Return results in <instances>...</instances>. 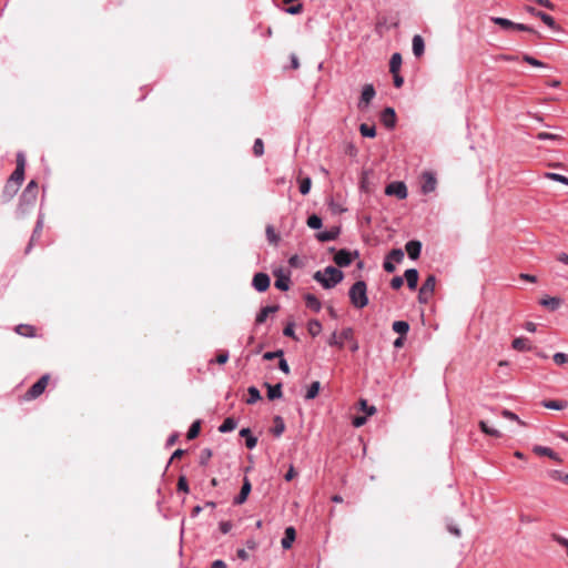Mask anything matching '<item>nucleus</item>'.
I'll list each match as a JSON object with an SVG mask.
<instances>
[{"label":"nucleus","instance_id":"nucleus-1","mask_svg":"<svg viewBox=\"0 0 568 568\" xmlns=\"http://www.w3.org/2000/svg\"><path fill=\"white\" fill-rule=\"evenodd\" d=\"M343 272L334 266H327L313 275V278L326 290L335 287L343 281Z\"/></svg>","mask_w":568,"mask_h":568},{"label":"nucleus","instance_id":"nucleus-2","mask_svg":"<svg viewBox=\"0 0 568 568\" xmlns=\"http://www.w3.org/2000/svg\"><path fill=\"white\" fill-rule=\"evenodd\" d=\"M348 296L352 305L356 308H364L368 304L367 285L364 281L355 282L349 291Z\"/></svg>","mask_w":568,"mask_h":568},{"label":"nucleus","instance_id":"nucleus-3","mask_svg":"<svg viewBox=\"0 0 568 568\" xmlns=\"http://www.w3.org/2000/svg\"><path fill=\"white\" fill-rule=\"evenodd\" d=\"M37 196H38V184L36 181L32 180L28 183V185L26 186V189L23 190V192L20 196L18 211L21 214H26L27 211L34 205V203L37 201Z\"/></svg>","mask_w":568,"mask_h":568},{"label":"nucleus","instance_id":"nucleus-4","mask_svg":"<svg viewBox=\"0 0 568 568\" xmlns=\"http://www.w3.org/2000/svg\"><path fill=\"white\" fill-rule=\"evenodd\" d=\"M490 20H491V22L499 26L504 30L513 29V30H517V31H521V32L535 33L538 37H540L539 33L534 28H531L527 24L513 22L509 19L500 18V17H491Z\"/></svg>","mask_w":568,"mask_h":568},{"label":"nucleus","instance_id":"nucleus-5","mask_svg":"<svg viewBox=\"0 0 568 568\" xmlns=\"http://www.w3.org/2000/svg\"><path fill=\"white\" fill-rule=\"evenodd\" d=\"M354 329L352 327L344 328L339 334L334 331L327 341L329 346H336L338 348L344 347V342L353 341Z\"/></svg>","mask_w":568,"mask_h":568},{"label":"nucleus","instance_id":"nucleus-6","mask_svg":"<svg viewBox=\"0 0 568 568\" xmlns=\"http://www.w3.org/2000/svg\"><path fill=\"white\" fill-rule=\"evenodd\" d=\"M358 255L359 254L357 251L351 252L348 250L343 248L336 252L334 256V262L339 267H346L352 263L353 257H358Z\"/></svg>","mask_w":568,"mask_h":568},{"label":"nucleus","instance_id":"nucleus-7","mask_svg":"<svg viewBox=\"0 0 568 568\" xmlns=\"http://www.w3.org/2000/svg\"><path fill=\"white\" fill-rule=\"evenodd\" d=\"M48 381H49V375H43L42 377H40L30 388L29 390L27 392V397L29 399H34L37 398L38 396H40L47 385H48Z\"/></svg>","mask_w":568,"mask_h":568},{"label":"nucleus","instance_id":"nucleus-8","mask_svg":"<svg viewBox=\"0 0 568 568\" xmlns=\"http://www.w3.org/2000/svg\"><path fill=\"white\" fill-rule=\"evenodd\" d=\"M385 193L387 195H395L399 200H404L407 197V187L404 182H392L386 186Z\"/></svg>","mask_w":568,"mask_h":568},{"label":"nucleus","instance_id":"nucleus-9","mask_svg":"<svg viewBox=\"0 0 568 568\" xmlns=\"http://www.w3.org/2000/svg\"><path fill=\"white\" fill-rule=\"evenodd\" d=\"M375 89L373 84H365L362 89V94L358 101V108L361 110L368 106L371 101L375 98Z\"/></svg>","mask_w":568,"mask_h":568},{"label":"nucleus","instance_id":"nucleus-10","mask_svg":"<svg viewBox=\"0 0 568 568\" xmlns=\"http://www.w3.org/2000/svg\"><path fill=\"white\" fill-rule=\"evenodd\" d=\"M270 276L266 273H256L253 277L252 285L257 292H265L270 287Z\"/></svg>","mask_w":568,"mask_h":568},{"label":"nucleus","instance_id":"nucleus-11","mask_svg":"<svg viewBox=\"0 0 568 568\" xmlns=\"http://www.w3.org/2000/svg\"><path fill=\"white\" fill-rule=\"evenodd\" d=\"M437 186V180L434 173L432 172H424L423 173V184H422V192L424 194H428L430 192H434Z\"/></svg>","mask_w":568,"mask_h":568},{"label":"nucleus","instance_id":"nucleus-12","mask_svg":"<svg viewBox=\"0 0 568 568\" xmlns=\"http://www.w3.org/2000/svg\"><path fill=\"white\" fill-rule=\"evenodd\" d=\"M381 122L387 129H393L396 124V113L390 106L385 108L381 113Z\"/></svg>","mask_w":568,"mask_h":568},{"label":"nucleus","instance_id":"nucleus-13","mask_svg":"<svg viewBox=\"0 0 568 568\" xmlns=\"http://www.w3.org/2000/svg\"><path fill=\"white\" fill-rule=\"evenodd\" d=\"M252 490V485L247 477H244L243 485L241 487L240 494L234 498L233 504L234 505H242L246 501L250 493Z\"/></svg>","mask_w":568,"mask_h":568},{"label":"nucleus","instance_id":"nucleus-14","mask_svg":"<svg viewBox=\"0 0 568 568\" xmlns=\"http://www.w3.org/2000/svg\"><path fill=\"white\" fill-rule=\"evenodd\" d=\"M405 250L412 260H417L422 252V243L416 240L408 241L405 245Z\"/></svg>","mask_w":568,"mask_h":568},{"label":"nucleus","instance_id":"nucleus-15","mask_svg":"<svg viewBox=\"0 0 568 568\" xmlns=\"http://www.w3.org/2000/svg\"><path fill=\"white\" fill-rule=\"evenodd\" d=\"M339 233H341V229L338 226H334L331 230H327L324 232H318L316 234V239L323 243L329 242V241L336 240L338 237Z\"/></svg>","mask_w":568,"mask_h":568},{"label":"nucleus","instance_id":"nucleus-16","mask_svg":"<svg viewBox=\"0 0 568 568\" xmlns=\"http://www.w3.org/2000/svg\"><path fill=\"white\" fill-rule=\"evenodd\" d=\"M23 179H24V169L16 166V170L12 172V174L9 178V181L14 183V185L12 187V193L18 192L19 186L22 183Z\"/></svg>","mask_w":568,"mask_h":568},{"label":"nucleus","instance_id":"nucleus-17","mask_svg":"<svg viewBox=\"0 0 568 568\" xmlns=\"http://www.w3.org/2000/svg\"><path fill=\"white\" fill-rule=\"evenodd\" d=\"M42 229H43V217L40 215L38 217V221L36 223L34 230L32 232V235H31V239H30V243H29V245L26 248V253L27 254L31 251V247H32L33 243L40 237Z\"/></svg>","mask_w":568,"mask_h":568},{"label":"nucleus","instance_id":"nucleus-18","mask_svg":"<svg viewBox=\"0 0 568 568\" xmlns=\"http://www.w3.org/2000/svg\"><path fill=\"white\" fill-rule=\"evenodd\" d=\"M296 538V531L293 527H287L284 531V537L282 538L281 545L283 549H290L292 544Z\"/></svg>","mask_w":568,"mask_h":568},{"label":"nucleus","instance_id":"nucleus-19","mask_svg":"<svg viewBox=\"0 0 568 568\" xmlns=\"http://www.w3.org/2000/svg\"><path fill=\"white\" fill-rule=\"evenodd\" d=\"M409 290H415L418 283V272L416 268H408L404 273Z\"/></svg>","mask_w":568,"mask_h":568},{"label":"nucleus","instance_id":"nucleus-20","mask_svg":"<svg viewBox=\"0 0 568 568\" xmlns=\"http://www.w3.org/2000/svg\"><path fill=\"white\" fill-rule=\"evenodd\" d=\"M277 311H278L277 305H270V306H265V307L261 308V311L256 315L255 323L256 324L264 323L270 314H273Z\"/></svg>","mask_w":568,"mask_h":568},{"label":"nucleus","instance_id":"nucleus-21","mask_svg":"<svg viewBox=\"0 0 568 568\" xmlns=\"http://www.w3.org/2000/svg\"><path fill=\"white\" fill-rule=\"evenodd\" d=\"M305 305L307 308L318 313L322 308L321 301L313 294H306L304 296Z\"/></svg>","mask_w":568,"mask_h":568},{"label":"nucleus","instance_id":"nucleus-22","mask_svg":"<svg viewBox=\"0 0 568 568\" xmlns=\"http://www.w3.org/2000/svg\"><path fill=\"white\" fill-rule=\"evenodd\" d=\"M534 453H536L539 456H547L556 462H561V458L549 447L545 446H535Z\"/></svg>","mask_w":568,"mask_h":568},{"label":"nucleus","instance_id":"nucleus-23","mask_svg":"<svg viewBox=\"0 0 568 568\" xmlns=\"http://www.w3.org/2000/svg\"><path fill=\"white\" fill-rule=\"evenodd\" d=\"M240 436L245 438V445L248 449H253L257 445V438L252 435L250 428H242Z\"/></svg>","mask_w":568,"mask_h":568},{"label":"nucleus","instance_id":"nucleus-24","mask_svg":"<svg viewBox=\"0 0 568 568\" xmlns=\"http://www.w3.org/2000/svg\"><path fill=\"white\" fill-rule=\"evenodd\" d=\"M435 286H436V276L430 274L427 276V278L425 280L423 285L420 286L422 294L433 295V293L435 291Z\"/></svg>","mask_w":568,"mask_h":568},{"label":"nucleus","instance_id":"nucleus-25","mask_svg":"<svg viewBox=\"0 0 568 568\" xmlns=\"http://www.w3.org/2000/svg\"><path fill=\"white\" fill-rule=\"evenodd\" d=\"M412 44H413V53L415 54V57H420L425 51L424 39L419 34H416L413 38Z\"/></svg>","mask_w":568,"mask_h":568},{"label":"nucleus","instance_id":"nucleus-26","mask_svg":"<svg viewBox=\"0 0 568 568\" xmlns=\"http://www.w3.org/2000/svg\"><path fill=\"white\" fill-rule=\"evenodd\" d=\"M267 387V397L270 400L278 399L282 397V384L270 385L265 383Z\"/></svg>","mask_w":568,"mask_h":568},{"label":"nucleus","instance_id":"nucleus-27","mask_svg":"<svg viewBox=\"0 0 568 568\" xmlns=\"http://www.w3.org/2000/svg\"><path fill=\"white\" fill-rule=\"evenodd\" d=\"M276 280H275V287L281 290V291H288L290 288V283H291V280L287 275H284L282 273H276Z\"/></svg>","mask_w":568,"mask_h":568},{"label":"nucleus","instance_id":"nucleus-28","mask_svg":"<svg viewBox=\"0 0 568 568\" xmlns=\"http://www.w3.org/2000/svg\"><path fill=\"white\" fill-rule=\"evenodd\" d=\"M513 348L519 352H526L531 349V345L527 338L517 337L513 341Z\"/></svg>","mask_w":568,"mask_h":568},{"label":"nucleus","instance_id":"nucleus-29","mask_svg":"<svg viewBox=\"0 0 568 568\" xmlns=\"http://www.w3.org/2000/svg\"><path fill=\"white\" fill-rule=\"evenodd\" d=\"M400 65H402V55L396 52L390 57V60H389L390 73L396 74L399 71Z\"/></svg>","mask_w":568,"mask_h":568},{"label":"nucleus","instance_id":"nucleus-30","mask_svg":"<svg viewBox=\"0 0 568 568\" xmlns=\"http://www.w3.org/2000/svg\"><path fill=\"white\" fill-rule=\"evenodd\" d=\"M393 331L404 336L409 331V324L406 321H395L392 326Z\"/></svg>","mask_w":568,"mask_h":568},{"label":"nucleus","instance_id":"nucleus-31","mask_svg":"<svg viewBox=\"0 0 568 568\" xmlns=\"http://www.w3.org/2000/svg\"><path fill=\"white\" fill-rule=\"evenodd\" d=\"M16 332L19 335L26 336V337H33L36 335L34 327L31 325L20 324L16 327Z\"/></svg>","mask_w":568,"mask_h":568},{"label":"nucleus","instance_id":"nucleus-32","mask_svg":"<svg viewBox=\"0 0 568 568\" xmlns=\"http://www.w3.org/2000/svg\"><path fill=\"white\" fill-rule=\"evenodd\" d=\"M538 18L550 29L555 31H558L560 29L559 26L556 23L555 19L551 16L547 14L546 12L541 11Z\"/></svg>","mask_w":568,"mask_h":568},{"label":"nucleus","instance_id":"nucleus-33","mask_svg":"<svg viewBox=\"0 0 568 568\" xmlns=\"http://www.w3.org/2000/svg\"><path fill=\"white\" fill-rule=\"evenodd\" d=\"M247 394L248 397L246 399V403L250 405L255 404L262 398L260 390L255 386H250L247 388Z\"/></svg>","mask_w":568,"mask_h":568},{"label":"nucleus","instance_id":"nucleus-34","mask_svg":"<svg viewBox=\"0 0 568 568\" xmlns=\"http://www.w3.org/2000/svg\"><path fill=\"white\" fill-rule=\"evenodd\" d=\"M236 420L232 417H227L226 419H224V422L221 424V426L219 427V432L221 433H229V432H232L236 428Z\"/></svg>","mask_w":568,"mask_h":568},{"label":"nucleus","instance_id":"nucleus-35","mask_svg":"<svg viewBox=\"0 0 568 568\" xmlns=\"http://www.w3.org/2000/svg\"><path fill=\"white\" fill-rule=\"evenodd\" d=\"M285 430V424L281 416L274 417L273 435L280 437Z\"/></svg>","mask_w":568,"mask_h":568},{"label":"nucleus","instance_id":"nucleus-36","mask_svg":"<svg viewBox=\"0 0 568 568\" xmlns=\"http://www.w3.org/2000/svg\"><path fill=\"white\" fill-rule=\"evenodd\" d=\"M540 304L555 311L560 306L561 300L558 297H546L540 301Z\"/></svg>","mask_w":568,"mask_h":568},{"label":"nucleus","instance_id":"nucleus-37","mask_svg":"<svg viewBox=\"0 0 568 568\" xmlns=\"http://www.w3.org/2000/svg\"><path fill=\"white\" fill-rule=\"evenodd\" d=\"M479 427L486 435L497 438L501 436V433L498 429L489 427L488 424L484 420L479 422Z\"/></svg>","mask_w":568,"mask_h":568},{"label":"nucleus","instance_id":"nucleus-38","mask_svg":"<svg viewBox=\"0 0 568 568\" xmlns=\"http://www.w3.org/2000/svg\"><path fill=\"white\" fill-rule=\"evenodd\" d=\"M359 132L365 138H375L376 129L374 125H368L366 123H362L359 126Z\"/></svg>","mask_w":568,"mask_h":568},{"label":"nucleus","instance_id":"nucleus-39","mask_svg":"<svg viewBox=\"0 0 568 568\" xmlns=\"http://www.w3.org/2000/svg\"><path fill=\"white\" fill-rule=\"evenodd\" d=\"M200 429H201V422L200 420L193 422L187 430V434H186L187 439L191 440V439L196 438L200 434Z\"/></svg>","mask_w":568,"mask_h":568},{"label":"nucleus","instance_id":"nucleus-40","mask_svg":"<svg viewBox=\"0 0 568 568\" xmlns=\"http://www.w3.org/2000/svg\"><path fill=\"white\" fill-rule=\"evenodd\" d=\"M320 388H321L320 382H317V381L313 382L310 385V387H308V389H307V392L305 394V399H313V398H315L318 395Z\"/></svg>","mask_w":568,"mask_h":568},{"label":"nucleus","instance_id":"nucleus-41","mask_svg":"<svg viewBox=\"0 0 568 568\" xmlns=\"http://www.w3.org/2000/svg\"><path fill=\"white\" fill-rule=\"evenodd\" d=\"M306 224L313 230H318L322 227L323 222L318 215L312 214L307 217Z\"/></svg>","mask_w":568,"mask_h":568},{"label":"nucleus","instance_id":"nucleus-42","mask_svg":"<svg viewBox=\"0 0 568 568\" xmlns=\"http://www.w3.org/2000/svg\"><path fill=\"white\" fill-rule=\"evenodd\" d=\"M308 333L315 337L317 336L322 331V324L317 320H312L308 322L307 325Z\"/></svg>","mask_w":568,"mask_h":568},{"label":"nucleus","instance_id":"nucleus-43","mask_svg":"<svg viewBox=\"0 0 568 568\" xmlns=\"http://www.w3.org/2000/svg\"><path fill=\"white\" fill-rule=\"evenodd\" d=\"M386 258L395 263H400L404 260V251L402 248H394L388 253Z\"/></svg>","mask_w":568,"mask_h":568},{"label":"nucleus","instance_id":"nucleus-44","mask_svg":"<svg viewBox=\"0 0 568 568\" xmlns=\"http://www.w3.org/2000/svg\"><path fill=\"white\" fill-rule=\"evenodd\" d=\"M265 233H266L267 241L271 244L277 245V243L280 241V236L276 234V232L272 225L266 226Z\"/></svg>","mask_w":568,"mask_h":568},{"label":"nucleus","instance_id":"nucleus-45","mask_svg":"<svg viewBox=\"0 0 568 568\" xmlns=\"http://www.w3.org/2000/svg\"><path fill=\"white\" fill-rule=\"evenodd\" d=\"M544 406L549 409L560 410L566 407V403L561 400H548L544 402Z\"/></svg>","mask_w":568,"mask_h":568},{"label":"nucleus","instance_id":"nucleus-46","mask_svg":"<svg viewBox=\"0 0 568 568\" xmlns=\"http://www.w3.org/2000/svg\"><path fill=\"white\" fill-rule=\"evenodd\" d=\"M253 153L255 156H262L264 154V143L262 139L257 138L253 144Z\"/></svg>","mask_w":568,"mask_h":568},{"label":"nucleus","instance_id":"nucleus-47","mask_svg":"<svg viewBox=\"0 0 568 568\" xmlns=\"http://www.w3.org/2000/svg\"><path fill=\"white\" fill-rule=\"evenodd\" d=\"M312 186V180L310 178H305L300 182V192L303 195H306L310 193Z\"/></svg>","mask_w":568,"mask_h":568},{"label":"nucleus","instance_id":"nucleus-48","mask_svg":"<svg viewBox=\"0 0 568 568\" xmlns=\"http://www.w3.org/2000/svg\"><path fill=\"white\" fill-rule=\"evenodd\" d=\"M552 358L557 365H564L568 363V354L565 353H556Z\"/></svg>","mask_w":568,"mask_h":568},{"label":"nucleus","instance_id":"nucleus-49","mask_svg":"<svg viewBox=\"0 0 568 568\" xmlns=\"http://www.w3.org/2000/svg\"><path fill=\"white\" fill-rule=\"evenodd\" d=\"M328 207L334 214H339L345 211V209L341 204L336 203L334 200H329Z\"/></svg>","mask_w":568,"mask_h":568},{"label":"nucleus","instance_id":"nucleus-50","mask_svg":"<svg viewBox=\"0 0 568 568\" xmlns=\"http://www.w3.org/2000/svg\"><path fill=\"white\" fill-rule=\"evenodd\" d=\"M547 178L554 180V181H557V182H560L562 184H567L568 185V178L561 175V174H557V173H547L546 174Z\"/></svg>","mask_w":568,"mask_h":568},{"label":"nucleus","instance_id":"nucleus-51","mask_svg":"<svg viewBox=\"0 0 568 568\" xmlns=\"http://www.w3.org/2000/svg\"><path fill=\"white\" fill-rule=\"evenodd\" d=\"M294 327H295V324L293 322L287 323V325L285 326V328L283 331V334L285 336H288V337H292L294 339H297L296 336H295Z\"/></svg>","mask_w":568,"mask_h":568},{"label":"nucleus","instance_id":"nucleus-52","mask_svg":"<svg viewBox=\"0 0 568 568\" xmlns=\"http://www.w3.org/2000/svg\"><path fill=\"white\" fill-rule=\"evenodd\" d=\"M501 415H503V417H505V418H507V419L516 420V422H517V423H519L520 425H524V423L519 419V417H518L515 413H513V412H510V410H508V409H504V410L501 412Z\"/></svg>","mask_w":568,"mask_h":568},{"label":"nucleus","instance_id":"nucleus-53","mask_svg":"<svg viewBox=\"0 0 568 568\" xmlns=\"http://www.w3.org/2000/svg\"><path fill=\"white\" fill-rule=\"evenodd\" d=\"M178 490L189 493L187 480L184 476H181L178 480Z\"/></svg>","mask_w":568,"mask_h":568},{"label":"nucleus","instance_id":"nucleus-54","mask_svg":"<svg viewBox=\"0 0 568 568\" xmlns=\"http://www.w3.org/2000/svg\"><path fill=\"white\" fill-rule=\"evenodd\" d=\"M524 61L534 67H544V63L541 61L528 54L524 55Z\"/></svg>","mask_w":568,"mask_h":568},{"label":"nucleus","instance_id":"nucleus-55","mask_svg":"<svg viewBox=\"0 0 568 568\" xmlns=\"http://www.w3.org/2000/svg\"><path fill=\"white\" fill-rule=\"evenodd\" d=\"M282 356H283V351L278 349V351H275V352H266V353H264L263 358L266 359V361H271V359H274L276 357L281 358Z\"/></svg>","mask_w":568,"mask_h":568},{"label":"nucleus","instance_id":"nucleus-56","mask_svg":"<svg viewBox=\"0 0 568 568\" xmlns=\"http://www.w3.org/2000/svg\"><path fill=\"white\" fill-rule=\"evenodd\" d=\"M538 140H560L561 138L559 135L547 133V132H540L537 134Z\"/></svg>","mask_w":568,"mask_h":568},{"label":"nucleus","instance_id":"nucleus-57","mask_svg":"<svg viewBox=\"0 0 568 568\" xmlns=\"http://www.w3.org/2000/svg\"><path fill=\"white\" fill-rule=\"evenodd\" d=\"M361 406H362V409L366 413V415L371 416V415H374L376 413V408L375 406H368L367 405V402L362 399L361 400Z\"/></svg>","mask_w":568,"mask_h":568},{"label":"nucleus","instance_id":"nucleus-58","mask_svg":"<svg viewBox=\"0 0 568 568\" xmlns=\"http://www.w3.org/2000/svg\"><path fill=\"white\" fill-rule=\"evenodd\" d=\"M404 280L400 276H395L390 281V287L393 290H398L403 286Z\"/></svg>","mask_w":568,"mask_h":568},{"label":"nucleus","instance_id":"nucleus-59","mask_svg":"<svg viewBox=\"0 0 568 568\" xmlns=\"http://www.w3.org/2000/svg\"><path fill=\"white\" fill-rule=\"evenodd\" d=\"M233 525L231 521H221L220 525H219V528L221 530L222 534H227L231 531Z\"/></svg>","mask_w":568,"mask_h":568},{"label":"nucleus","instance_id":"nucleus-60","mask_svg":"<svg viewBox=\"0 0 568 568\" xmlns=\"http://www.w3.org/2000/svg\"><path fill=\"white\" fill-rule=\"evenodd\" d=\"M303 10V6L301 3H297L295 6H291L288 8L285 9V11L290 14H298L301 13Z\"/></svg>","mask_w":568,"mask_h":568},{"label":"nucleus","instance_id":"nucleus-61","mask_svg":"<svg viewBox=\"0 0 568 568\" xmlns=\"http://www.w3.org/2000/svg\"><path fill=\"white\" fill-rule=\"evenodd\" d=\"M13 185L14 183L8 180L3 190V195H8V197L11 199L16 194L12 193Z\"/></svg>","mask_w":568,"mask_h":568},{"label":"nucleus","instance_id":"nucleus-62","mask_svg":"<svg viewBox=\"0 0 568 568\" xmlns=\"http://www.w3.org/2000/svg\"><path fill=\"white\" fill-rule=\"evenodd\" d=\"M366 420H367V417H366V416H355V417L353 418V422H352V423H353V425H354L355 427H361V426H363V425L366 423Z\"/></svg>","mask_w":568,"mask_h":568},{"label":"nucleus","instance_id":"nucleus-63","mask_svg":"<svg viewBox=\"0 0 568 568\" xmlns=\"http://www.w3.org/2000/svg\"><path fill=\"white\" fill-rule=\"evenodd\" d=\"M383 267H384V270H385L387 273H393V272H395V265H394L393 261H390V260H388V258H385L384 264H383Z\"/></svg>","mask_w":568,"mask_h":568},{"label":"nucleus","instance_id":"nucleus-64","mask_svg":"<svg viewBox=\"0 0 568 568\" xmlns=\"http://www.w3.org/2000/svg\"><path fill=\"white\" fill-rule=\"evenodd\" d=\"M211 568H227V565L225 564V561L216 559L211 564Z\"/></svg>","mask_w":568,"mask_h":568}]
</instances>
